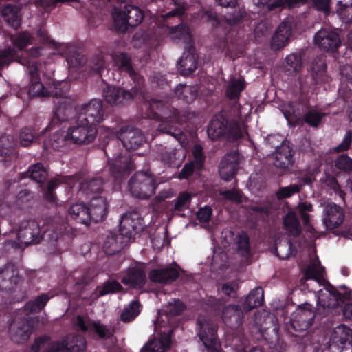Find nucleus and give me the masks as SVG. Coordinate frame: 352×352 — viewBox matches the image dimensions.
Wrapping results in <instances>:
<instances>
[{
	"instance_id": "obj_51",
	"label": "nucleus",
	"mask_w": 352,
	"mask_h": 352,
	"mask_svg": "<svg viewBox=\"0 0 352 352\" xmlns=\"http://www.w3.org/2000/svg\"><path fill=\"white\" fill-rule=\"evenodd\" d=\"M274 250L281 259L288 258L292 254L291 243L287 241L276 243Z\"/></svg>"
},
{
	"instance_id": "obj_1",
	"label": "nucleus",
	"mask_w": 352,
	"mask_h": 352,
	"mask_svg": "<svg viewBox=\"0 0 352 352\" xmlns=\"http://www.w3.org/2000/svg\"><path fill=\"white\" fill-rule=\"evenodd\" d=\"M173 100L153 98L145 103L148 118L160 122L157 130L169 134L177 139L182 147L186 144V138L179 129L183 119L179 109L173 105Z\"/></svg>"
},
{
	"instance_id": "obj_5",
	"label": "nucleus",
	"mask_w": 352,
	"mask_h": 352,
	"mask_svg": "<svg viewBox=\"0 0 352 352\" xmlns=\"http://www.w3.org/2000/svg\"><path fill=\"white\" fill-rule=\"evenodd\" d=\"M14 232L18 239L16 245L20 248L33 243H38L42 237L40 225L34 220L20 222Z\"/></svg>"
},
{
	"instance_id": "obj_27",
	"label": "nucleus",
	"mask_w": 352,
	"mask_h": 352,
	"mask_svg": "<svg viewBox=\"0 0 352 352\" xmlns=\"http://www.w3.org/2000/svg\"><path fill=\"white\" fill-rule=\"evenodd\" d=\"M104 100L112 106L123 104L131 100L133 93L127 89H104L103 93Z\"/></svg>"
},
{
	"instance_id": "obj_7",
	"label": "nucleus",
	"mask_w": 352,
	"mask_h": 352,
	"mask_svg": "<svg viewBox=\"0 0 352 352\" xmlns=\"http://www.w3.org/2000/svg\"><path fill=\"white\" fill-rule=\"evenodd\" d=\"M222 245L226 248L232 243L235 245L237 253L241 256V261L249 263L251 256L249 239L245 232H239L236 236L230 230H224L222 232Z\"/></svg>"
},
{
	"instance_id": "obj_15",
	"label": "nucleus",
	"mask_w": 352,
	"mask_h": 352,
	"mask_svg": "<svg viewBox=\"0 0 352 352\" xmlns=\"http://www.w3.org/2000/svg\"><path fill=\"white\" fill-rule=\"evenodd\" d=\"M36 319L26 317L15 320L10 327L12 339L16 342L28 340L34 327Z\"/></svg>"
},
{
	"instance_id": "obj_18",
	"label": "nucleus",
	"mask_w": 352,
	"mask_h": 352,
	"mask_svg": "<svg viewBox=\"0 0 352 352\" xmlns=\"http://www.w3.org/2000/svg\"><path fill=\"white\" fill-rule=\"evenodd\" d=\"M344 219L343 209L339 206L330 203L324 206L322 221L327 229L333 230L340 226Z\"/></svg>"
},
{
	"instance_id": "obj_10",
	"label": "nucleus",
	"mask_w": 352,
	"mask_h": 352,
	"mask_svg": "<svg viewBox=\"0 0 352 352\" xmlns=\"http://www.w3.org/2000/svg\"><path fill=\"white\" fill-rule=\"evenodd\" d=\"M267 140L273 144L272 146L278 148L274 157V165L283 170L291 166L293 162L292 150L283 143V138L280 135H270Z\"/></svg>"
},
{
	"instance_id": "obj_13",
	"label": "nucleus",
	"mask_w": 352,
	"mask_h": 352,
	"mask_svg": "<svg viewBox=\"0 0 352 352\" xmlns=\"http://www.w3.org/2000/svg\"><path fill=\"white\" fill-rule=\"evenodd\" d=\"M314 44L320 50L326 52H334L340 45L338 34L329 28H322L314 35Z\"/></svg>"
},
{
	"instance_id": "obj_24",
	"label": "nucleus",
	"mask_w": 352,
	"mask_h": 352,
	"mask_svg": "<svg viewBox=\"0 0 352 352\" xmlns=\"http://www.w3.org/2000/svg\"><path fill=\"white\" fill-rule=\"evenodd\" d=\"M184 309V304L179 300H175L169 302L164 309L159 312V316L155 322V330L161 327H166L167 322L166 320H169L170 316L179 314Z\"/></svg>"
},
{
	"instance_id": "obj_44",
	"label": "nucleus",
	"mask_w": 352,
	"mask_h": 352,
	"mask_svg": "<svg viewBox=\"0 0 352 352\" xmlns=\"http://www.w3.org/2000/svg\"><path fill=\"white\" fill-rule=\"evenodd\" d=\"M311 182L309 178H306L302 184H292L288 186L280 188L276 195L278 199H283L291 197L295 193L298 192L303 185Z\"/></svg>"
},
{
	"instance_id": "obj_12",
	"label": "nucleus",
	"mask_w": 352,
	"mask_h": 352,
	"mask_svg": "<svg viewBox=\"0 0 352 352\" xmlns=\"http://www.w3.org/2000/svg\"><path fill=\"white\" fill-rule=\"evenodd\" d=\"M208 135L211 140H217L227 132L234 138H239L243 134V131L240 126L234 128H228V121L221 115H218L212 118L208 127Z\"/></svg>"
},
{
	"instance_id": "obj_40",
	"label": "nucleus",
	"mask_w": 352,
	"mask_h": 352,
	"mask_svg": "<svg viewBox=\"0 0 352 352\" xmlns=\"http://www.w3.org/2000/svg\"><path fill=\"white\" fill-rule=\"evenodd\" d=\"M2 15L9 25L14 29L18 28L21 25V16L19 8L11 5H7L2 10Z\"/></svg>"
},
{
	"instance_id": "obj_28",
	"label": "nucleus",
	"mask_w": 352,
	"mask_h": 352,
	"mask_svg": "<svg viewBox=\"0 0 352 352\" xmlns=\"http://www.w3.org/2000/svg\"><path fill=\"white\" fill-rule=\"evenodd\" d=\"M194 160L187 164L182 168L179 175V179H186L192 175L195 169H200L204 164V156L202 148L199 145H195L192 149Z\"/></svg>"
},
{
	"instance_id": "obj_43",
	"label": "nucleus",
	"mask_w": 352,
	"mask_h": 352,
	"mask_svg": "<svg viewBox=\"0 0 352 352\" xmlns=\"http://www.w3.org/2000/svg\"><path fill=\"white\" fill-rule=\"evenodd\" d=\"M284 226L291 235L297 236L300 232L299 221L295 212H289L284 219Z\"/></svg>"
},
{
	"instance_id": "obj_30",
	"label": "nucleus",
	"mask_w": 352,
	"mask_h": 352,
	"mask_svg": "<svg viewBox=\"0 0 352 352\" xmlns=\"http://www.w3.org/2000/svg\"><path fill=\"white\" fill-rule=\"evenodd\" d=\"M179 276V271L176 267L166 269H154L149 274L151 281L166 284L175 280Z\"/></svg>"
},
{
	"instance_id": "obj_25",
	"label": "nucleus",
	"mask_w": 352,
	"mask_h": 352,
	"mask_svg": "<svg viewBox=\"0 0 352 352\" xmlns=\"http://www.w3.org/2000/svg\"><path fill=\"white\" fill-rule=\"evenodd\" d=\"M121 141L126 149L135 150L145 142V138L140 130L131 129L121 133Z\"/></svg>"
},
{
	"instance_id": "obj_29",
	"label": "nucleus",
	"mask_w": 352,
	"mask_h": 352,
	"mask_svg": "<svg viewBox=\"0 0 352 352\" xmlns=\"http://www.w3.org/2000/svg\"><path fill=\"white\" fill-rule=\"evenodd\" d=\"M243 311L238 305H229L222 312V320L231 329L237 328L242 322Z\"/></svg>"
},
{
	"instance_id": "obj_39",
	"label": "nucleus",
	"mask_w": 352,
	"mask_h": 352,
	"mask_svg": "<svg viewBox=\"0 0 352 352\" xmlns=\"http://www.w3.org/2000/svg\"><path fill=\"white\" fill-rule=\"evenodd\" d=\"M327 65L324 56H318L311 64V72L316 85L324 81L325 79Z\"/></svg>"
},
{
	"instance_id": "obj_45",
	"label": "nucleus",
	"mask_w": 352,
	"mask_h": 352,
	"mask_svg": "<svg viewBox=\"0 0 352 352\" xmlns=\"http://www.w3.org/2000/svg\"><path fill=\"white\" fill-rule=\"evenodd\" d=\"M171 38L175 41H182L186 43L191 41V36L188 27L180 25L173 28L170 32Z\"/></svg>"
},
{
	"instance_id": "obj_57",
	"label": "nucleus",
	"mask_w": 352,
	"mask_h": 352,
	"mask_svg": "<svg viewBox=\"0 0 352 352\" xmlns=\"http://www.w3.org/2000/svg\"><path fill=\"white\" fill-rule=\"evenodd\" d=\"M220 195L224 199L232 201L233 203H241L243 201L242 193L237 190L221 191Z\"/></svg>"
},
{
	"instance_id": "obj_60",
	"label": "nucleus",
	"mask_w": 352,
	"mask_h": 352,
	"mask_svg": "<svg viewBox=\"0 0 352 352\" xmlns=\"http://www.w3.org/2000/svg\"><path fill=\"white\" fill-rule=\"evenodd\" d=\"M323 116V113H319L315 110H311L305 116V122L310 126H317Z\"/></svg>"
},
{
	"instance_id": "obj_8",
	"label": "nucleus",
	"mask_w": 352,
	"mask_h": 352,
	"mask_svg": "<svg viewBox=\"0 0 352 352\" xmlns=\"http://www.w3.org/2000/svg\"><path fill=\"white\" fill-rule=\"evenodd\" d=\"M199 336L203 342L206 352H221V345L217 339L216 327L208 318H199Z\"/></svg>"
},
{
	"instance_id": "obj_20",
	"label": "nucleus",
	"mask_w": 352,
	"mask_h": 352,
	"mask_svg": "<svg viewBox=\"0 0 352 352\" xmlns=\"http://www.w3.org/2000/svg\"><path fill=\"white\" fill-rule=\"evenodd\" d=\"M142 229V220L137 214H129L122 217L120 223V235L128 241Z\"/></svg>"
},
{
	"instance_id": "obj_6",
	"label": "nucleus",
	"mask_w": 352,
	"mask_h": 352,
	"mask_svg": "<svg viewBox=\"0 0 352 352\" xmlns=\"http://www.w3.org/2000/svg\"><path fill=\"white\" fill-rule=\"evenodd\" d=\"M155 188L156 183L153 177L147 173H138L129 182V189L131 194L141 199L151 196Z\"/></svg>"
},
{
	"instance_id": "obj_34",
	"label": "nucleus",
	"mask_w": 352,
	"mask_h": 352,
	"mask_svg": "<svg viewBox=\"0 0 352 352\" xmlns=\"http://www.w3.org/2000/svg\"><path fill=\"white\" fill-rule=\"evenodd\" d=\"M178 69L184 76L190 75L197 67V57L195 54L186 52L178 63Z\"/></svg>"
},
{
	"instance_id": "obj_54",
	"label": "nucleus",
	"mask_w": 352,
	"mask_h": 352,
	"mask_svg": "<svg viewBox=\"0 0 352 352\" xmlns=\"http://www.w3.org/2000/svg\"><path fill=\"white\" fill-rule=\"evenodd\" d=\"M122 288L120 284L117 281H111L106 283L103 287H98L96 289V297L103 296L111 292H116Z\"/></svg>"
},
{
	"instance_id": "obj_36",
	"label": "nucleus",
	"mask_w": 352,
	"mask_h": 352,
	"mask_svg": "<svg viewBox=\"0 0 352 352\" xmlns=\"http://www.w3.org/2000/svg\"><path fill=\"white\" fill-rule=\"evenodd\" d=\"M127 241L120 234L111 232L106 238L103 248L109 254L120 251Z\"/></svg>"
},
{
	"instance_id": "obj_32",
	"label": "nucleus",
	"mask_w": 352,
	"mask_h": 352,
	"mask_svg": "<svg viewBox=\"0 0 352 352\" xmlns=\"http://www.w3.org/2000/svg\"><path fill=\"white\" fill-rule=\"evenodd\" d=\"M185 158L184 148H165L161 153L162 162L171 167L179 166Z\"/></svg>"
},
{
	"instance_id": "obj_14",
	"label": "nucleus",
	"mask_w": 352,
	"mask_h": 352,
	"mask_svg": "<svg viewBox=\"0 0 352 352\" xmlns=\"http://www.w3.org/2000/svg\"><path fill=\"white\" fill-rule=\"evenodd\" d=\"M160 329L155 330L157 332ZM171 328H168L160 333H156L153 338L150 339L140 349V352H165L170 344Z\"/></svg>"
},
{
	"instance_id": "obj_61",
	"label": "nucleus",
	"mask_w": 352,
	"mask_h": 352,
	"mask_svg": "<svg viewBox=\"0 0 352 352\" xmlns=\"http://www.w3.org/2000/svg\"><path fill=\"white\" fill-rule=\"evenodd\" d=\"M14 54L15 50L11 48L0 51V66L8 65L12 60Z\"/></svg>"
},
{
	"instance_id": "obj_47",
	"label": "nucleus",
	"mask_w": 352,
	"mask_h": 352,
	"mask_svg": "<svg viewBox=\"0 0 352 352\" xmlns=\"http://www.w3.org/2000/svg\"><path fill=\"white\" fill-rule=\"evenodd\" d=\"M50 296L47 294H42L38 296L34 300L30 301L25 305V311L28 313L39 311L50 300Z\"/></svg>"
},
{
	"instance_id": "obj_64",
	"label": "nucleus",
	"mask_w": 352,
	"mask_h": 352,
	"mask_svg": "<svg viewBox=\"0 0 352 352\" xmlns=\"http://www.w3.org/2000/svg\"><path fill=\"white\" fill-rule=\"evenodd\" d=\"M228 83L229 88H244L246 86L243 77L239 74L231 76Z\"/></svg>"
},
{
	"instance_id": "obj_11",
	"label": "nucleus",
	"mask_w": 352,
	"mask_h": 352,
	"mask_svg": "<svg viewBox=\"0 0 352 352\" xmlns=\"http://www.w3.org/2000/svg\"><path fill=\"white\" fill-rule=\"evenodd\" d=\"M83 347L82 340L78 345L67 346L63 340H51L48 336H43L37 338L31 348L30 352H65L69 350L78 352Z\"/></svg>"
},
{
	"instance_id": "obj_59",
	"label": "nucleus",
	"mask_w": 352,
	"mask_h": 352,
	"mask_svg": "<svg viewBox=\"0 0 352 352\" xmlns=\"http://www.w3.org/2000/svg\"><path fill=\"white\" fill-rule=\"evenodd\" d=\"M36 139L31 128L23 129L20 134V142L23 146H30Z\"/></svg>"
},
{
	"instance_id": "obj_21",
	"label": "nucleus",
	"mask_w": 352,
	"mask_h": 352,
	"mask_svg": "<svg viewBox=\"0 0 352 352\" xmlns=\"http://www.w3.org/2000/svg\"><path fill=\"white\" fill-rule=\"evenodd\" d=\"M239 162V156L237 152L227 153L219 164V172L221 177L225 181L230 180L237 170Z\"/></svg>"
},
{
	"instance_id": "obj_3",
	"label": "nucleus",
	"mask_w": 352,
	"mask_h": 352,
	"mask_svg": "<svg viewBox=\"0 0 352 352\" xmlns=\"http://www.w3.org/2000/svg\"><path fill=\"white\" fill-rule=\"evenodd\" d=\"M97 133L96 126L80 121L78 118L75 124L69 126L65 132L63 138H60L59 142L54 140L51 146L54 148H57L60 146V142L63 141H69L78 144H89L96 139Z\"/></svg>"
},
{
	"instance_id": "obj_46",
	"label": "nucleus",
	"mask_w": 352,
	"mask_h": 352,
	"mask_svg": "<svg viewBox=\"0 0 352 352\" xmlns=\"http://www.w3.org/2000/svg\"><path fill=\"white\" fill-rule=\"evenodd\" d=\"M336 12L346 23L352 22V3L339 1L336 5Z\"/></svg>"
},
{
	"instance_id": "obj_26",
	"label": "nucleus",
	"mask_w": 352,
	"mask_h": 352,
	"mask_svg": "<svg viewBox=\"0 0 352 352\" xmlns=\"http://www.w3.org/2000/svg\"><path fill=\"white\" fill-rule=\"evenodd\" d=\"M18 272L14 265H9L0 270V289L11 291L19 282Z\"/></svg>"
},
{
	"instance_id": "obj_35",
	"label": "nucleus",
	"mask_w": 352,
	"mask_h": 352,
	"mask_svg": "<svg viewBox=\"0 0 352 352\" xmlns=\"http://www.w3.org/2000/svg\"><path fill=\"white\" fill-rule=\"evenodd\" d=\"M69 214L76 221L87 225L91 221V213L83 203H76L70 206Z\"/></svg>"
},
{
	"instance_id": "obj_62",
	"label": "nucleus",
	"mask_w": 352,
	"mask_h": 352,
	"mask_svg": "<svg viewBox=\"0 0 352 352\" xmlns=\"http://www.w3.org/2000/svg\"><path fill=\"white\" fill-rule=\"evenodd\" d=\"M14 45L21 50L31 43V36L26 32L20 34L18 37L13 40Z\"/></svg>"
},
{
	"instance_id": "obj_56",
	"label": "nucleus",
	"mask_w": 352,
	"mask_h": 352,
	"mask_svg": "<svg viewBox=\"0 0 352 352\" xmlns=\"http://www.w3.org/2000/svg\"><path fill=\"white\" fill-rule=\"evenodd\" d=\"M191 200V195L183 192H181L175 204V210L177 211H182L189 206Z\"/></svg>"
},
{
	"instance_id": "obj_53",
	"label": "nucleus",
	"mask_w": 352,
	"mask_h": 352,
	"mask_svg": "<svg viewBox=\"0 0 352 352\" xmlns=\"http://www.w3.org/2000/svg\"><path fill=\"white\" fill-rule=\"evenodd\" d=\"M102 182L100 179L87 181L81 184L80 189L87 194L97 192L101 190Z\"/></svg>"
},
{
	"instance_id": "obj_2",
	"label": "nucleus",
	"mask_w": 352,
	"mask_h": 352,
	"mask_svg": "<svg viewBox=\"0 0 352 352\" xmlns=\"http://www.w3.org/2000/svg\"><path fill=\"white\" fill-rule=\"evenodd\" d=\"M304 276L302 280H314L324 287L317 293V303L324 308L334 307L344 297L337 292L331 285L327 283L324 278V269L320 265L318 257L315 255L311 258L307 266L303 270Z\"/></svg>"
},
{
	"instance_id": "obj_31",
	"label": "nucleus",
	"mask_w": 352,
	"mask_h": 352,
	"mask_svg": "<svg viewBox=\"0 0 352 352\" xmlns=\"http://www.w3.org/2000/svg\"><path fill=\"white\" fill-rule=\"evenodd\" d=\"M88 208L91 213V221L95 222L101 221L107 214V200L102 197H94L91 199Z\"/></svg>"
},
{
	"instance_id": "obj_48",
	"label": "nucleus",
	"mask_w": 352,
	"mask_h": 352,
	"mask_svg": "<svg viewBox=\"0 0 352 352\" xmlns=\"http://www.w3.org/2000/svg\"><path fill=\"white\" fill-rule=\"evenodd\" d=\"M282 111L285 118L289 124H295L301 116L299 108H295L293 104L289 103L283 107Z\"/></svg>"
},
{
	"instance_id": "obj_22",
	"label": "nucleus",
	"mask_w": 352,
	"mask_h": 352,
	"mask_svg": "<svg viewBox=\"0 0 352 352\" xmlns=\"http://www.w3.org/2000/svg\"><path fill=\"white\" fill-rule=\"evenodd\" d=\"M292 34V24L289 22H282L271 38V48L274 50L283 49L288 45Z\"/></svg>"
},
{
	"instance_id": "obj_50",
	"label": "nucleus",
	"mask_w": 352,
	"mask_h": 352,
	"mask_svg": "<svg viewBox=\"0 0 352 352\" xmlns=\"http://www.w3.org/2000/svg\"><path fill=\"white\" fill-rule=\"evenodd\" d=\"M30 177L37 182H43L47 175L45 168L41 164H36L32 165L28 170Z\"/></svg>"
},
{
	"instance_id": "obj_33",
	"label": "nucleus",
	"mask_w": 352,
	"mask_h": 352,
	"mask_svg": "<svg viewBox=\"0 0 352 352\" xmlns=\"http://www.w3.org/2000/svg\"><path fill=\"white\" fill-rule=\"evenodd\" d=\"M65 228V225L59 223L58 221L50 219L47 220L43 224V236L49 240L56 241L58 247L61 245V240L59 239L58 234L62 233Z\"/></svg>"
},
{
	"instance_id": "obj_38",
	"label": "nucleus",
	"mask_w": 352,
	"mask_h": 352,
	"mask_svg": "<svg viewBox=\"0 0 352 352\" xmlns=\"http://www.w3.org/2000/svg\"><path fill=\"white\" fill-rule=\"evenodd\" d=\"M262 288L256 287L245 298L243 305V309L249 311L255 307L261 306L264 300Z\"/></svg>"
},
{
	"instance_id": "obj_58",
	"label": "nucleus",
	"mask_w": 352,
	"mask_h": 352,
	"mask_svg": "<svg viewBox=\"0 0 352 352\" xmlns=\"http://www.w3.org/2000/svg\"><path fill=\"white\" fill-rule=\"evenodd\" d=\"M335 164L336 168L340 170L352 171V160L346 155L339 156L336 159Z\"/></svg>"
},
{
	"instance_id": "obj_4",
	"label": "nucleus",
	"mask_w": 352,
	"mask_h": 352,
	"mask_svg": "<svg viewBox=\"0 0 352 352\" xmlns=\"http://www.w3.org/2000/svg\"><path fill=\"white\" fill-rule=\"evenodd\" d=\"M143 12L138 7L127 5L113 12L114 25L119 32H124L129 26L138 25L144 19Z\"/></svg>"
},
{
	"instance_id": "obj_17",
	"label": "nucleus",
	"mask_w": 352,
	"mask_h": 352,
	"mask_svg": "<svg viewBox=\"0 0 352 352\" xmlns=\"http://www.w3.org/2000/svg\"><path fill=\"white\" fill-rule=\"evenodd\" d=\"M146 274L143 264H135L122 274V282L133 288H141L146 283Z\"/></svg>"
},
{
	"instance_id": "obj_37",
	"label": "nucleus",
	"mask_w": 352,
	"mask_h": 352,
	"mask_svg": "<svg viewBox=\"0 0 352 352\" xmlns=\"http://www.w3.org/2000/svg\"><path fill=\"white\" fill-rule=\"evenodd\" d=\"M283 72L287 76L297 74L302 69V58L298 54H291L286 56L283 65Z\"/></svg>"
},
{
	"instance_id": "obj_42",
	"label": "nucleus",
	"mask_w": 352,
	"mask_h": 352,
	"mask_svg": "<svg viewBox=\"0 0 352 352\" xmlns=\"http://www.w3.org/2000/svg\"><path fill=\"white\" fill-rule=\"evenodd\" d=\"M73 177H58L52 180H51L47 185V190L45 194V199L49 201H54L55 200V195L53 193V190L62 182H65L67 184L72 188L74 187V180Z\"/></svg>"
},
{
	"instance_id": "obj_19",
	"label": "nucleus",
	"mask_w": 352,
	"mask_h": 352,
	"mask_svg": "<svg viewBox=\"0 0 352 352\" xmlns=\"http://www.w3.org/2000/svg\"><path fill=\"white\" fill-rule=\"evenodd\" d=\"M76 327L82 331H94L100 338H107L112 329L100 322L91 321L88 317L78 316L75 322Z\"/></svg>"
},
{
	"instance_id": "obj_41",
	"label": "nucleus",
	"mask_w": 352,
	"mask_h": 352,
	"mask_svg": "<svg viewBox=\"0 0 352 352\" xmlns=\"http://www.w3.org/2000/svg\"><path fill=\"white\" fill-rule=\"evenodd\" d=\"M16 96L21 98L23 100H29L34 97H50L55 96L58 97L60 94L56 92H51L49 89H18Z\"/></svg>"
},
{
	"instance_id": "obj_16",
	"label": "nucleus",
	"mask_w": 352,
	"mask_h": 352,
	"mask_svg": "<svg viewBox=\"0 0 352 352\" xmlns=\"http://www.w3.org/2000/svg\"><path fill=\"white\" fill-rule=\"evenodd\" d=\"M352 329L344 324L336 327L330 338L329 347L333 352H340L345 345H351Z\"/></svg>"
},
{
	"instance_id": "obj_9",
	"label": "nucleus",
	"mask_w": 352,
	"mask_h": 352,
	"mask_svg": "<svg viewBox=\"0 0 352 352\" xmlns=\"http://www.w3.org/2000/svg\"><path fill=\"white\" fill-rule=\"evenodd\" d=\"M105 112L100 100H93L84 104L78 111V118L90 125L96 126L105 118Z\"/></svg>"
},
{
	"instance_id": "obj_63",
	"label": "nucleus",
	"mask_w": 352,
	"mask_h": 352,
	"mask_svg": "<svg viewBox=\"0 0 352 352\" xmlns=\"http://www.w3.org/2000/svg\"><path fill=\"white\" fill-rule=\"evenodd\" d=\"M298 314L299 315L300 322H302V328H307L311 324L314 314L311 311H305L300 309Z\"/></svg>"
},
{
	"instance_id": "obj_49",
	"label": "nucleus",
	"mask_w": 352,
	"mask_h": 352,
	"mask_svg": "<svg viewBox=\"0 0 352 352\" xmlns=\"http://www.w3.org/2000/svg\"><path fill=\"white\" fill-rule=\"evenodd\" d=\"M140 304L137 301H133L128 307H125L121 314V320L124 322H130L140 314Z\"/></svg>"
},
{
	"instance_id": "obj_23",
	"label": "nucleus",
	"mask_w": 352,
	"mask_h": 352,
	"mask_svg": "<svg viewBox=\"0 0 352 352\" xmlns=\"http://www.w3.org/2000/svg\"><path fill=\"white\" fill-rule=\"evenodd\" d=\"M108 162L111 170L116 177H118L117 174L122 175L133 168L130 156L127 153L122 154L119 149L113 151Z\"/></svg>"
},
{
	"instance_id": "obj_52",
	"label": "nucleus",
	"mask_w": 352,
	"mask_h": 352,
	"mask_svg": "<svg viewBox=\"0 0 352 352\" xmlns=\"http://www.w3.org/2000/svg\"><path fill=\"white\" fill-rule=\"evenodd\" d=\"M118 69L127 72L131 76L135 75L133 71L130 58L124 54L119 55L116 59Z\"/></svg>"
},
{
	"instance_id": "obj_55",
	"label": "nucleus",
	"mask_w": 352,
	"mask_h": 352,
	"mask_svg": "<svg viewBox=\"0 0 352 352\" xmlns=\"http://www.w3.org/2000/svg\"><path fill=\"white\" fill-rule=\"evenodd\" d=\"M12 138L3 135L0 138V155L7 156L12 153Z\"/></svg>"
}]
</instances>
